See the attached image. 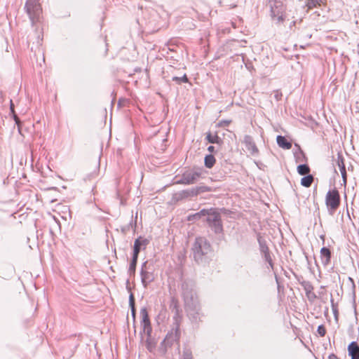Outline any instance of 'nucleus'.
Instances as JSON below:
<instances>
[{
  "label": "nucleus",
  "instance_id": "nucleus-1",
  "mask_svg": "<svg viewBox=\"0 0 359 359\" xmlns=\"http://www.w3.org/2000/svg\"><path fill=\"white\" fill-rule=\"evenodd\" d=\"M194 257L198 263H205L212 254L210 243L203 237L197 238L193 247Z\"/></svg>",
  "mask_w": 359,
  "mask_h": 359
},
{
  "label": "nucleus",
  "instance_id": "nucleus-2",
  "mask_svg": "<svg viewBox=\"0 0 359 359\" xmlns=\"http://www.w3.org/2000/svg\"><path fill=\"white\" fill-rule=\"evenodd\" d=\"M182 296L184 300L187 311L191 314V312L194 311L198 314L200 306L198 299L191 288L187 283L184 282L182 285Z\"/></svg>",
  "mask_w": 359,
  "mask_h": 359
},
{
  "label": "nucleus",
  "instance_id": "nucleus-3",
  "mask_svg": "<svg viewBox=\"0 0 359 359\" xmlns=\"http://www.w3.org/2000/svg\"><path fill=\"white\" fill-rule=\"evenodd\" d=\"M154 265L152 262L145 261L142 263L140 270L141 283L144 288L154 281L156 275L154 273Z\"/></svg>",
  "mask_w": 359,
  "mask_h": 359
},
{
  "label": "nucleus",
  "instance_id": "nucleus-4",
  "mask_svg": "<svg viewBox=\"0 0 359 359\" xmlns=\"http://www.w3.org/2000/svg\"><path fill=\"white\" fill-rule=\"evenodd\" d=\"M271 17L276 23H283L285 20V6L280 0H272L269 1Z\"/></svg>",
  "mask_w": 359,
  "mask_h": 359
},
{
  "label": "nucleus",
  "instance_id": "nucleus-5",
  "mask_svg": "<svg viewBox=\"0 0 359 359\" xmlns=\"http://www.w3.org/2000/svg\"><path fill=\"white\" fill-rule=\"evenodd\" d=\"M204 174V170L201 168H194L185 171L181 178L177 182L180 184H191L196 183Z\"/></svg>",
  "mask_w": 359,
  "mask_h": 359
},
{
  "label": "nucleus",
  "instance_id": "nucleus-6",
  "mask_svg": "<svg viewBox=\"0 0 359 359\" xmlns=\"http://www.w3.org/2000/svg\"><path fill=\"white\" fill-rule=\"evenodd\" d=\"M25 8L32 24L39 20L41 7L38 0H28Z\"/></svg>",
  "mask_w": 359,
  "mask_h": 359
},
{
  "label": "nucleus",
  "instance_id": "nucleus-7",
  "mask_svg": "<svg viewBox=\"0 0 359 359\" xmlns=\"http://www.w3.org/2000/svg\"><path fill=\"white\" fill-rule=\"evenodd\" d=\"M340 195L337 189L329 190L325 196V204L329 211H335L340 205Z\"/></svg>",
  "mask_w": 359,
  "mask_h": 359
},
{
  "label": "nucleus",
  "instance_id": "nucleus-8",
  "mask_svg": "<svg viewBox=\"0 0 359 359\" xmlns=\"http://www.w3.org/2000/svg\"><path fill=\"white\" fill-rule=\"evenodd\" d=\"M180 337V326L176 323L161 342V346L164 349L163 351L165 352L168 347L171 346L174 342L178 341Z\"/></svg>",
  "mask_w": 359,
  "mask_h": 359
},
{
  "label": "nucleus",
  "instance_id": "nucleus-9",
  "mask_svg": "<svg viewBox=\"0 0 359 359\" xmlns=\"http://www.w3.org/2000/svg\"><path fill=\"white\" fill-rule=\"evenodd\" d=\"M141 320V330L147 337H151L152 327L149 318L147 310L145 307L142 308L140 310Z\"/></svg>",
  "mask_w": 359,
  "mask_h": 359
},
{
  "label": "nucleus",
  "instance_id": "nucleus-10",
  "mask_svg": "<svg viewBox=\"0 0 359 359\" xmlns=\"http://www.w3.org/2000/svg\"><path fill=\"white\" fill-rule=\"evenodd\" d=\"M257 241L259 245V250L264 260L269 263L270 268L274 271L273 263L269 252V249L266 245V241L260 236H258Z\"/></svg>",
  "mask_w": 359,
  "mask_h": 359
},
{
  "label": "nucleus",
  "instance_id": "nucleus-11",
  "mask_svg": "<svg viewBox=\"0 0 359 359\" xmlns=\"http://www.w3.org/2000/svg\"><path fill=\"white\" fill-rule=\"evenodd\" d=\"M243 142L246 149L252 155L255 156L258 154L259 150L253 140V138L250 135H245Z\"/></svg>",
  "mask_w": 359,
  "mask_h": 359
},
{
  "label": "nucleus",
  "instance_id": "nucleus-12",
  "mask_svg": "<svg viewBox=\"0 0 359 359\" xmlns=\"http://www.w3.org/2000/svg\"><path fill=\"white\" fill-rule=\"evenodd\" d=\"M337 163L338 165V167H339V170L341 174L343 184L344 186H346V183H347V173H346V170L344 159L341 154H338Z\"/></svg>",
  "mask_w": 359,
  "mask_h": 359
},
{
  "label": "nucleus",
  "instance_id": "nucleus-13",
  "mask_svg": "<svg viewBox=\"0 0 359 359\" xmlns=\"http://www.w3.org/2000/svg\"><path fill=\"white\" fill-rule=\"evenodd\" d=\"M301 285L305 291L306 297L310 301L313 302L317 298L316 294L313 292V286L309 281H303L301 283Z\"/></svg>",
  "mask_w": 359,
  "mask_h": 359
},
{
  "label": "nucleus",
  "instance_id": "nucleus-14",
  "mask_svg": "<svg viewBox=\"0 0 359 359\" xmlns=\"http://www.w3.org/2000/svg\"><path fill=\"white\" fill-rule=\"evenodd\" d=\"M206 210L207 213L205 214V216L206 217L205 221L208 225L212 222H215L221 219L220 214L216 210L212 209Z\"/></svg>",
  "mask_w": 359,
  "mask_h": 359
},
{
  "label": "nucleus",
  "instance_id": "nucleus-15",
  "mask_svg": "<svg viewBox=\"0 0 359 359\" xmlns=\"http://www.w3.org/2000/svg\"><path fill=\"white\" fill-rule=\"evenodd\" d=\"M320 259L324 266H327L331 261V251L329 248L323 247L320 249Z\"/></svg>",
  "mask_w": 359,
  "mask_h": 359
},
{
  "label": "nucleus",
  "instance_id": "nucleus-16",
  "mask_svg": "<svg viewBox=\"0 0 359 359\" xmlns=\"http://www.w3.org/2000/svg\"><path fill=\"white\" fill-rule=\"evenodd\" d=\"M210 189L206 187H200L192 188L190 190L184 191L183 193L186 196H195L201 192L209 191Z\"/></svg>",
  "mask_w": 359,
  "mask_h": 359
},
{
  "label": "nucleus",
  "instance_id": "nucleus-17",
  "mask_svg": "<svg viewBox=\"0 0 359 359\" xmlns=\"http://www.w3.org/2000/svg\"><path fill=\"white\" fill-rule=\"evenodd\" d=\"M276 141L278 145L284 149H290L292 147V143L289 142L284 136L278 135Z\"/></svg>",
  "mask_w": 359,
  "mask_h": 359
},
{
  "label": "nucleus",
  "instance_id": "nucleus-18",
  "mask_svg": "<svg viewBox=\"0 0 359 359\" xmlns=\"http://www.w3.org/2000/svg\"><path fill=\"white\" fill-rule=\"evenodd\" d=\"M148 244V241L147 239H141V238H137L135 241L133 251L140 252L141 250V247L146 246Z\"/></svg>",
  "mask_w": 359,
  "mask_h": 359
},
{
  "label": "nucleus",
  "instance_id": "nucleus-19",
  "mask_svg": "<svg viewBox=\"0 0 359 359\" xmlns=\"http://www.w3.org/2000/svg\"><path fill=\"white\" fill-rule=\"evenodd\" d=\"M208 226L215 233H220L223 231V225L222 219L215 222H212Z\"/></svg>",
  "mask_w": 359,
  "mask_h": 359
},
{
  "label": "nucleus",
  "instance_id": "nucleus-20",
  "mask_svg": "<svg viewBox=\"0 0 359 359\" xmlns=\"http://www.w3.org/2000/svg\"><path fill=\"white\" fill-rule=\"evenodd\" d=\"M146 348L149 352H153L156 346V341L152 337H147L145 341Z\"/></svg>",
  "mask_w": 359,
  "mask_h": 359
},
{
  "label": "nucleus",
  "instance_id": "nucleus-21",
  "mask_svg": "<svg viewBox=\"0 0 359 359\" xmlns=\"http://www.w3.org/2000/svg\"><path fill=\"white\" fill-rule=\"evenodd\" d=\"M348 354L359 355V346L357 342L352 341L348 346Z\"/></svg>",
  "mask_w": 359,
  "mask_h": 359
},
{
  "label": "nucleus",
  "instance_id": "nucleus-22",
  "mask_svg": "<svg viewBox=\"0 0 359 359\" xmlns=\"http://www.w3.org/2000/svg\"><path fill=\"white\" fill-rule=\"evenodd\" d=\"M205 166L208 168H212L215 163V158L213 155H206L204 159Z\"/></svg>",
  "mask_w": 359,
  "mask_h": 359
},
{
  "label": "nucleus",
  "instance_id": "nucleus-23",
  "mask_svg": "<svg viewBox=\"0 0 359 359\" xmlns=\"http://www.w3.org/2000/svg\"><path fill=\"white\" fill-rule=\"evenodd\" d=\"M310 168L307 164H301L297 166V172L300 175H308L310 172Z\"/></svg>",
  "mask_w": 359,
  "mask_h": 359
},
{
  "label": "nucleus",
  "instance_id": "nucleus-24",
  "mask_svg": "<svg viewBox=\"0 0 359 359\" xmlns=\"http://www.w3.org/2000/svg\"><path fill=\"white\" fill-rule=\"evenodd\" d=\"M313 182V177L311 175H305L301 180V184L305 187H309L311 186Z\"/></svg>",
  "mask_w": 359,
  "mask_h": 359
},
{
  "label": "nucleus",
  "instance_id": "nucleus-25",
  "mask_svg": "<svg viewBox=\"0 0 359 359\" xmlns=\"http://www.w3.org/2000/svg\"><path fill=\"white\" fill-rule=\"evenodd\" d=\"M206 140L212 144H219L222 139L217 135H212L210 133H207Z\"/></svg>",
  "mask_w": 359,
  "mask_h": 359
},
{
  "label": "nucleus",
  "instance_id": "nucleus-26",
  "mask_svg": "<svg viewBox=\"0 0 359 359\" xmlns=\"http://www.w3.org/2000/svg\"><path fill=\"white\" fill-rule=\"evenodd\" d=\"M326 0H306V6L309 9H312L317 6L325 4Z\"/></svg>",
  "mask_w": 359,
  "mask_h": 359
},
{
  "label": "nucleus",
  "instance_id": "nucleus-27",
  "mask_svg": "<svg viewBox=\"0 0 359 359\" xmlns=\"http://www.w3.org/2000/svg\"><path fill=\"white\" fill-rule=\"evenodd\" d=\"M205 213H207V210L205 209H203L200 212H198L194 215H189L188 217V220L189 221L196 220V219L201 218L202 216L205 217Z\"/></svg>",
  "mask_w": 359,
  "mask_h": 359
},
{
  "label": "nucleus",
  "instance_id": "nucleus-28",
  "mask_svg": "<svg viewBox=\"0 0 359 359\" xmlns=\"http://www.w3.org/2000/svg\"><path fill=\"white\" fill-rule=\"evenodd\" d=\"M129 304H130V307L131 309V313H132L133 318L135 320V298H134V296L133 294H130Z\"/></svg>",
  "mask_w": 359,
  "mask_h": 359
},
{
  "label": "nucleus",
  "instance_id": "nucleus-29",
  "mask_svg": "<svg viewBox=\"0 0 359 359\" xmlns=\"http://www.w3.org/2000/svg\"><path fill=\"white\" fill-rule=\"evenodd\" d=\"M172 80L176 82L177 84H181L182 83H187L189 81L186 74H184L182 76H173Z\"/></svg>",
  "mask_w": 359,
  "mask_h": 359
},
{
  "label": "nucleus",
  "instance_id": "nucleus-30",
  "mask_svg": "<svg viewBox=\"0 0 359 359\" xmlns=\"http://www.w3.org/2000/svg\"><path fill=\"white\" fill-rule=\"evenodd\" d=\"M137 263V261L131 259V262H130V266H129V269H128V273L130 276L131 275H135Z\"/></svg>",
  "mask_w": 359,
  "mask_h": 359
},
{
  "label": "nucleus",
  "instance_id": "nucleus-31",
  "mask_svg": "<svg viewBox=\"0 0 359 359\" xmlns=\"http://www.w3.org/2000/svg\"><path fill=\"white\" fill-rule=\"evenodd\" d=\"M317 332L320 337H324L326 334V329L323 325H320L318 327Z\"/></svg>",
  "mask_w": 359,
  "mask_h": 359
},
{
  "label": "nucleus",
  "instance_id": "nucleus-32",
  "mask_svg": "<svg viewBox=\"0 0 359 359\" xmlns=\"http://www.w3.org/2000/svg\"><path fill=\"white\" fill-rule=\"evenodd\" d=\"M182 359H192L191 352L189 350L184 351Z\"/></svg>",
  "mask_w": 359,
  "mask_h": 359
},
{
  "label": "nucleus",
  "instance_id": "nucleus-33",
  "mask_svg": "<svg viewBox=\"0 0 359 359\" xmlns=\"http://www.w3.org/2000/svg\"><path fill=\"white\" fill-rule=\"evenodd\" d=\"M348 281L351 283V290L353 294V297L355 296V285L354 280L351 277H348Z\"/></svg>",
  "mask_w": 359,
  "mask_h": 359
},
{
  "label": "nucleus",
  "instance_id": "nucleus-34",
  "mask_svg": "<svg viewBox=\"0 0 359 359\" xmlns=\"http://www.w3.org/2000/svg\"><path fill=\"white\" fill-rule=\"evenodd\" d=\"M231 120H222L218 123V126L219 127H225L229 126L231 123Z\"/></svg>",
  "mask_w": 359,
  "mask_h": 359
},
{
  "label": "nucleus",
  "instance_id": "nucleus-35",
  "mask_svg": "<svg viewBox=\"0 0 359 359\" xmlns=\"http://www.w3.org/2000/svg\"><path fill=\"white\" fill-rule=\"evenodd\" d=\"M139 253L140 252H137L133 251L132 260H135V261L137 262Z\"/></svg>",
  "mask_w": 359,
  "mask_h": 359
},
{
  "label": "nucleus",
  "instance_id": "nucleus-36",
  "mask_svg": "<svg viewBox=\"0 0 359 359\" xmlns=\"http://www.w3.org/2000/svg\"><path fill=\"white\" fill-rule=\"evenodd\" d=\"M328 359H340V358L338 356H337L336 355H334V353H332L328 356Z\"/></svg>",
  "mask_w": 359,
  "mask_h": 359
},
{
  "label": "nucleus",
  "instance_id": "nucleus-37",
  "mask_svg": "<svg viewBox=\"0 0 359 359\" xmlns=\"http://www.w3.org/2000/svg\"><path fill=\"white\" fill-rule=\"evenodd\" d=\"M208 151H210V153H213L215 151V147L213 146H209L208 147Z\"/></svg>",
  "mask_w": 359,
  "mask_h": 359
},
{
  "label": "nucleus",
  "instance_id": "nucleus-38",
  "mask_svg": "<svg viewBox=\"0 0 359 359\" xmlns=\"http://www.w3.org/2000/svg\"><path fill=\"white\" fill-rule=\"evenodd\" d=\"M10 108H11V110L12 112H14V104L12 102V100H11V106H10Z\"/></svg>",
  "mask_w": 359,
  "mask_h": 359
},
{
  "label": "nucleus",
  "instance_id": "nucleus-39",
  "mask_svg": "<svg viewBox=\"0 0 359 359\" xmlns=\"http://www.w3.org/2000/svg\"><path fill=\"white\" fill-rule=\"evenodd\" d=\"M351 356V359H359V355H350Z\"/></svg>",
  "mask_w": 359,
  "mask_h": 359
},
{
  "label": "nucleus",
  "instance_id": "nucleus-40",
  "mask_svg": "<svg viewBox=\"0 0 359 359\" xmlns=\"http://www.w3.org/2000/svg\"><path fill=\"white\" fill-rule=\"evenodd\" d=\"M15 121H16V123H18V120H17V118L15 116Z\"/></svg>",
  "mask_w": 359,
  "mask_h": 359
}]
</instances>
